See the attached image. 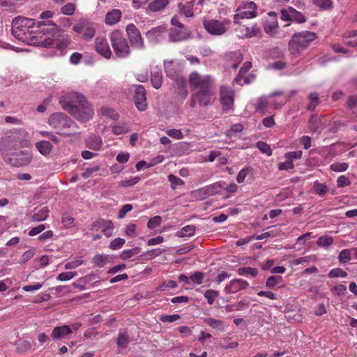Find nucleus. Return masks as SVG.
Wrapping results in <instances>:
<instances>
[{
  "mask_svg": "<svg viewBox=\"0 0 357 357\" xmlns=\"http://www.w3.org/2000/svg\"><path fill=\"white\" fill-rule=\"evenodd\" d=\"M236 32V36L238 38H251L257 36L260 33V28L257 24H253L250 26L246 25L239 24L235 29Z\"/></svg>",
  "mask_w": 357,
  "mask_h": 357,
  "instance_id": "obj_15",
  "label": "nucleus"
},
{
  "mask_svg": "<svg viewBox=\"0 0 357 357\" xmlns=\"http://www.w3.org/2000/svg\"><path fill=\"white\" fill-rule=\"evenodd\" d=\"M152 86L158 89L162 86V75L161 70H157L151 73V78Z\"/></svg>",
  "mask_w": 357,
  "mask_h": 357,
  "instance_id": "obj_34",
  "label": "nucleus"
},
{
  "mask_svg": "<svg viewBox=\"0 0 357 357\" xmlns=\"http://www.w3.org/2000/svg\"><path fill=\"white\" fill-rule=\"evenodd\" d=\"M162 222V218L159 215L154 216L149 219L147 223V227L153 229L160 226Z\"/></svg>",
  "mask_w": 357,
  "mask_h": 357,
  "instance_id": "obj_55",
  "label": "nucleus"
},
{
  "mask_svg": "<svg viewBox=\"0 0 357 357\" xmlns=\"http://www.w3.org/2000/svg\"><path fill=\"white\" fill-rule=\"evenodd\" d=\"M209 197L220 193L225 188V182L218 181L206 186Z\"/></svg>",
  "mask_w": 357,
  "mask_h": 357,
  "instance_id": "obj_33",
  "label": "nucleus"
},
{
  "mask_svg": "<svg viewBox=\"0 0 357 357\" xmlns=\"http://www.w3.org/2000/svg\"><path fill=\"white\" fill-rule=\"evenodd\" d=\"M189 84L193 91L213 87V79L209 75H202L194 71L189 76Z\"/></svg>",
  "mask_w": 357,
  "mask_h": 357,
  "instance_id": "obj_11",
  "label": "nucleus"
},
{
  "mask_svg": "<svg viewBox=\"0 0 357 357\" xmlns=\"http://www.w3.org/2000/svg\"><path fill=\"white\" fill-rule=\"evenodd\" d=\"M268 15L272 17L271 20L266 21L264 24V31L271 36H274L278 32V20L276 14L274 12H269Z\"/></svg>",
  "mask_w": 357,
  "mask_h": 357,
  "instance_id": "obj_21",
  "label": "nucleus"
},
{
  "mask_svg": "<svg viewBox=\"0 0 357 357\" xmlns=\"http://www.w3.org/2000/svg\"><path fill=\"white\" fill-rule=\"evenodd\" d=\"M38 27L39 34L44 37V41L41 39L38 43H44L46 46L56 47L60 50H63L70 44L69 38L61 34L55 24L48 22L46 24L39 25Z\"/></svg>",
  "mask_w": 357,
  "mask_h": 357,
  "instance_id": "obj_4",
  "label": "nucleus"
},
{
  "mask_svg": "<svg viewBox=\"0 0 357 357\" xmlns=\"http://www.w3.org/2000/svg\"><path fill=\"white\" fill-rule=\"evenodd\" d=\"M248 285V282L242 279H235L230 281L225 287L224 291L227 294H234L241 289L247 288Z\"/></svg>",
  "mask_w": 357,
  "mask_h": 357,
  "instance_id": "obj_19",
  "label": "nucleus"
},
{
  "mask_svg": "<svg viewBox=\"0 0 357 357\" xmlns=\"http://www.w3.org/2000/svg\"><path fill=\"white\" fill-rule=\"evenodd\" d=\"M190 196L192 198H194V199H196L198 200H204V199L209 197V195H208V191H207L206 186L192 191L190 192Z\"/></svg>",
  "mask_w": 357,
  "mask_h": 357,
  "instance_id": "obj_37",
  "label": "nucleus"
},
{
  "mask_svg": "<svg viewBox=\"0 0 357 357\" xmlns=\"http://www.w3.org/2000/svg\"><path fill=\"white\" fill-rule=\"evenodd\" d=\"M128 344V337L124 333H119L117 338V344L119 349H124Z\"/></svg>",
  "mask_w": 357,
  "mask_h": 357,
  "instance_id": "obj_48",
  "label": "nucleus"
},
{
  "mask_svg": "<svg viewBox=\"0 0 357 357\" xmlns=\"http://www.w3.org/2000/svg\"><path fill=\"white\" fill-rule=\"evenodd\" d=\"M220 98L224 110L232 109L234 102V92L231 89L227 86H222L220 91Z\"/></svg>",
  "mask_w": 357,
  "mask_h": 357,
  "instance_id": "obj_14",
  "label": "nucleus"
},
{
  "mask_svg": "<svg viewBox=\"0 0 357 357\" xmlns=\"http://www.w3.org/2000/svg\"><path fill=\"white\" fill-rule=\"evenodd\" d=\"M36 148L41 155L46 156L52 152V145L48 141L42 140L36 143Z\"/></svg>",
  "mask_w": 357,
  "mask_h": 357,
  "instance_id": "obj_28",
  "label": "nucleus"
},
{
  "mask_svg": "<svg viewBox=\"0 0 357 357\" xmlns=\"http://www.w3.org/2000/svg\"><path fill=\"white\" fill-rule=\"evenodd\" d=\"M181 318V316L177 314H162L160 316V320L162 322H174Z\"/></svg>",
  "mask_w": 357,
  "mask_h": 357,
  "instance_id": "obj_61",
  "label": "nucleus"
},
{
  "mask_svg": "<svg viewBox=\"0 0 357 357\" xmlns=\"http://www.w3.org/2000/svg\"><path fill=\"white\" fill-rule=\"evenodd\" d=\"M75 10V5L73 3H68L61 8L63 14L66 15H72Z\"/></svg>",
  "mask_w": 357,
  "mask_h": 357,
  "instance_id": "obj_62",
  "label": "nucleus"
},
{
  "mask_svg": "<svg viewBox=\"0 0 357 357\" xmlns=\"http://www.w3.org/2000/svg\"><path fill=\"white\" fill-rule=\"evenodd\" d=\"M96 51L105 59H109L112 56V51L105 38H97L95 41Z\"/></svg>",
  "mask_w": 357,
  "mask_h": 357,
  "instance_id": "obj_18",
  "label": "nucleus"
},
{
  "mask_svg": "<svg viewBox=\"0 0 357 357\" xmlns=\"http://www.w3.org/2000/svg\"><path fill=\"white\" fill-rule=\"evenodd\" d=\"M204 296L207 299L208 303L211 305L213 303L215 299L218 297V292L215 290L209 289L205 291Z\"/></svg>",
  "mask_w": 357,
  "mask_h": 357,
  "instance_id": "obj_57",
  "label": "nucleus"
},
{
  "mask_svg": "<svg viewBox=\"0 0 357 357\" xmlns=\"http://www.w3.org/2000/svg\"><path fill=\"white\" fill-rule=\"evenodd\" d=\"M317 38V33L313 31H303L295 33L288 44L290 53L295 56H299Z\"/></svg>",
  "mask_w": 357,
  "mask_h": 357,
  "instance_id": "obj_5",
  "label": "nucleus"
},
{
  "mask_svg": "<svg viewBox=\"0 0 357 357\" xmlns=\"http://www.w3.org/2000/svg\"><path fill=\"white\" fill-rule=\"evenodd\" d=\"M112 130L115 135H121L130 131V123L126 122H120L111 126Z\"/></svg>",
  "mask_w": 357,
  "mask_h": 357,
  "instance_id": "obj_31",
  "label": "nucleus"
},
{
  "mask_svg": "<svg viewBox=\"0 0 357 357\" xmlns=\"http://www.w3.org/2000/svg\"><path fill=\"white\" fill-rule=\"evenodd\" d=\"M195 231V227L193 225H187L183 227L181 229L180 236L182 237L184 236H191L194 234Z\"/></svg>",
  "mask_w": 357,
  "mask_h": 357,
  "instance_id": "obj_63",
  "label": "nucleus"
},
{
  "mask_svg": "<svg viewBox=\"0 0 357 357\" xmlns=\"http://www.w3.org/2000/svg\"><path fill=\"white\" fill-rule=\"evenodd\" d=\"M347 273L340 268H333L328 273V277L331 278H346Z\"/></svg>",
  "mask_w": 357,
  "mask_h": 357,
  "instance_id": "obj_49",
  "label": "nucleus"
},
{
  "mask_svg": "<svg viewBox=\"0 0 357 357\" xmlns=\"http://www.w3.org/2000/svg\"><path fill=\"white\" fill-rule=\"evenodd\" d=\"M50 211L47 206L43 207L39 211L33 214L31 217V220L33 222H40L47 219Z\"/></svg>",
  "mask_w": 357,
  "mask_h": 357,
  "instance_id": "obj_32",
  "label": "nucleus"
},
{
  "mask_svg": "<svg viewBox=\"0 0 357 357\" xmlns=\"http://www.w3.org/2000/svg\"><path fill=\"white\" fill-rule=\"evenodd\" d=\"M181 13H183L186 17H190L193 15L192 8L193 3L190 1L185 4H179Z\"/></svg>",
  "mask_w": 357,
  "mask_h": 357,
  "instance_id": "obj_42",
  "label": "nucleus"
},
{
  "mask_svg": "<svg viewBox=\"0 0 357 357\" xmlns=\"http://www.w3.org/2000/svg\"><path fill=\"white\" fill-rule=\"evenodd\" d=\"M189 33L186 29L172 28L169 32V40L173 42L187 39Z\"/></svg>",
  "mask_w": 357,
  "mask_h": 357,
  "instance_id": "obj_22",
  "label": "nucleus"
},
{
  "mask_svg": "<svg viewBox=\"0 0 357 357\" xmlns=\"http://www.w3.org/2000/svg\"><path fill=\"white\" fill-rule=\"evenodd\" d=\"M333 243V239L331 236H323L319 238L317 241V244L319 247L326 248L329 245H332Z\"/></svg>",
  "mask_w": 357,
  "mask_h": 357,
  "instance_id": "obj_50",
  "label": "nucleus"
},
{
  "mask_svg": "<svg viewBox=\"0 0 357 357\" xmlns=\"http://www.w3.org/2000/svg\"><path fill=\"white\" fill-rule=\"evenodd\" d=\"M48 124L54 129L63 130L67 128H77L76 123L71 120L66 114L61 112H56L50 116ZM58 134L63 137H69L72 134L66 132L59 131Z\"/></svg>",
  "mask_w": 357,
  "mask_h": 357,
  "instance_id": "obj_6",
  "label": "nucleus"
},
{
  "mask_svg": "<svg viewBox=\"0 0 357 357\" xmlns=\"http://www.w3.org/2000/svg\"><path fill=\"white\" fill-rule=\"evenodd\" d=\"M257 147L263 153L270 156L272 155L271 148L268 144L264 142H258L257 143Z\"/></svg>",
  "mask_w": 357,
  "mask_h": 357,
  "instance_id": "obj_60",
  "label": "nucleus"
},
{
  "mask_svg": "<svg viewBox=\"0 0 357 357\" xmlns=\"http://www.w3.org/2000/svg\"><path fill=\"white\" fill-rule=\"evenodd\" d=\"M135 104L140 112L145 111L147 108L146 90L142 85L136 87L135 93Z\"/></svg>",
  "mask_w": 357,
  "mask_h": 357,
  "instance_id": "obj_17",
  "label": "nucleus"
},
{
  "mask_svg": "<svg viewBox=\"0 0 357 357\" xmlns=\"http://www.w3.org/2000/svg\"><path fill=\"white\" fill-rule=\"evenodd\" d=\"M109 256L107 255H96L92 262L98 267L102 268L109 261Z\"/></svg>",
  "mask_w": 357,
  "mask_h": 357,
  "instance_id": "obj_39",
  "label": "nucleus"
},
{
  "mask_svg": "<svg viewBox=\"0 0 357 357\" xmlns=\"http://www.w3.org/2000/svg\"><path fill=\"white\" fill-rule=\"evenodd\" d=\"M169 3V0H153L148 6V10L151 12H158L163 10Z\"/></svg>",
  "mask_w": 357,
  "mask_h": 357,
  "instance_id": "obj_30",
  "label": "nucleus"
},
{
  "mask_svg": "<svg viewBox=\"0 0 357 357\" xmlns=\"http://www.w3.org/2000/svg\"><path fill=\"white\" fill-rule=\"evenodd\" d=\"M331 169L335 172H342L346 171L349 165L346 162H335L331 165Z\"/></svg>",
  "mask_w": 357,
  "mask_h": 357,
  "instance_id": "obj_54",
  "label": "nucleus"
},
{
  "mask_svg": "<svg viewBox=\"0 0 357 357\" xmlns=\"http://www.w3.org/2000/svg\"><path fill=\"white\" fill-rule=\"evenodd\" d=\"M72 333V329L68 325L55 327L51 333V336L54 339H61L67 335Z\"/></svg>",
  "mask_w": 357,
  "mask_h": 357,
  "instance_id": "obj_24",
  "label": "nucleus"
},
{
  "mask_svg": "<svg viewBox=\"0 0 357 357\" xmlns=\"http://www.w3.org/2000/svg\"><path fill=\"white\" fill-rule=\"evenodd\" d=\"M77 273L76 272H63L59 274L56 277V279L61 282H66L70 280L73 278H75Z\"/></svg>",
  "mask_w": 357,
  "mask_h": 357,
  "instance_id": "obj_53",
  "label": "nucleus"
},
{
  "mask_svg": "<svg viewBox=\"0 0 357 357\" xmlns=\"http://www.w3.org/2000/svg\"><path fill=\"white\" fill-rule=\"evenodd\" d=\"M282 277L280 276H270L266 280V285L269 288H273L278 284L282 281Z\"/></svg>",
  "mask_w": 357,
  "mask_h": 357,
  "instance_id": "obj_64",
  "label": "nucleus"
},
{
  "mask_svg": "<svg viewBox=\"0 0 357 357\" xmlns=\"http://www.w3.org/2000/svg\"><path fill=\"white\" fill-rule=\"evenodd\" d=\"M98 113L100 116L109 118L112 120H117L119 119L118 113L113 109L107 107H101Z\"/></svg>",
  "mask_w": 357,
  "mask_h": 357,
  "instance_id": "obj_35",
  "label": "nucleus"
},
{
  "mask_svg": "<svg viewBox=\"0 0 357 357\" xmlns=\"http://www.w3.org/2000/svg\"><path fill=\"white\" fill-rule=\"evenodd\" d=\"M125 243L126 240L124 238H116L109 243V247L113 250H118L122 248Z\"/></svg>",
  "mask_w": 357,
  "mask_h": 357,
  "instance_id": "obj_52",
  "label": "nucleus"
},
{
  "mask_svg": "<svg viewBox=\"0 0 357 357\" xmlns=\"http://www.w3.org/2000/svg\"><path fill=\"white\" fill-rule=\"evenodd\" d=\"M312 2L320 10H326L333 8V0H312Z\"/></svg>",
  "mask_w": 357,
  "mask_h": 357,
  "instance_id": "obj_38",
  "label": "nucleus"
},
{
  "mask_svg": "<svg viewBox=\"0 0 357 357\" xmlns=\"http://www.w3.org/2000/svg\"><path fill=\"white\" fill-rule=\"evenodd\" d=\"M215 100L213 87L198 90L193 92L190 96V107L194 108L198 104L200 107L212 105Z\"/></svg>",
  "mask_w": 357,
  "mask_h": 357,
  "instance_id": "obj_8",
  "label": "nucleus"
},
{
  "mask_svg": "<svg viewBox=\"0 0 357 357\" xmlns=\"http://www.w3.org/2000/svg\"><path fill=\"white\" fill-rule=\"evenodd\" d=\"M352 254H353L352 249L342 250L338 255L339 262L342 264H345L348 263L351 259Z\"/></svg>",
  "mask_w": 357,
  "mask_h": 357,
  "instance_id": "obj_40",
  "label": "nucleus"
},
{
  "mask_svg": "<svg viewBox=\"0 0 357 357\" xmlns=\"http://www.w3.org/2000/svg\"><path fill=\"white\" fill-rule=\"evenodd\" d=\"M32 145L30 135L23 129H14L7 132L0 139V153L4 160L15 167L26 166L32 160L30 151L21 148H29Z\"/></svg>",
  "mask_w": 357,
  "mask_h": 357,
  "instance_id": "obj_1",
  "label": "nucleus"
},
{
  "mask_svg": "<svg viewBox=\"0 0 357 357\" xmlns=\"http://www.w3.org/2000/svg\"><path fill=\"white\" fill-rule=\"evenodd\" d=\"M237 273L239 275H250L252 277H255L258 273V271L252 267H241L238 269Z\"/></svg>",
  "mask_w": 357,
  "mask_h": 357,
  "instance_id": "obj_47",
  "label": "nucleus"
},
{
  "mask_svg": "<svg viewBox=\"0 0 357 357\" xmlns=\"http://www.w3.org/2000/svg\"><path fill=\"white\" fill-rule=\"evenodd\" d=\"M257 15V6L253 1H243L235 10L234 23L239 24L243 19H252Z\"/></svg>",
  "mask_w": 357,
  "mask_h": 357,
  "instance_id": "obj_9",
  "label": "nucleus"
},
{
  "mask_svg": "<svg viewBox=\"0 0 357 357\" xmlns=\"http://www.w3.org/2000/svg\"><path fill=\"white\" fill-rule=\"evenodd\" d=\"M42 24H45L19 16L12 22V33L18 40L29 43L34 38H43V35L39 34L40 28L38 27Z\"/></svg>",
  "mask_w": 357,
  "mask_h": 357,
  "instance_id": "obj_3",
  "label": "nucleus"
},
{
  "mask_svg": "<svg viewBox=\"0 0 357 357\" xmlns=\"http://www.w3.org/2000/svg\"><path fill=\"white\" fill-rule=\"evenodd\" d=\"M251 67H252V63L250 62L244 63V64L240 69L238 75L235 78L234 82L239 84H242L241 78H242L243 75L244 73H245L246 72H248L251 68Z\"/></svg>",
  "mask_w": 357,
  "mask_h": 357,
  "instance_id": "obj_46",
  "label": "nucleus"
},
{
  "mask_svg": "<svg viewBox=\"0 0 357 357\" xmlns=\"http://www.w3.org/2000/svg\"><path fill=\"white\" fill-rule=\"evenodd\" d=\"M59 102L63 109L80 122L89 121L94 114L91 105L79 93H68L62 96Z\"/></svg>",
  "mask_w": 357,
  "mask_h": 357,
  "instance_id": "obj_2",
  "label": "nucleus"
},
{
  "mask_svg": "<svg viewBox=\"0 0 357 357\" xmlns=\"http://www.w3.org/2000/svg\"><path fill=\"white\" fill-rule=\"evenodd\" d=\"M139 251H140V248L138 247L131 248V249L124 250L121 252V253L120 255V257L123 260H126V259L139 254Z\"/></svg>",
  "mask_w": 357,
  "mask_h": 357,
  "instance_id": "obj_44",
  "label": "nucleus"
},
{
  "mask_svg": "<svg viewBox=\"0 0 357 357\" xmlns=\"http://www.w3.org/2000/svg\"><path fill=\"white\" fill-rule=\"evenodd\" d=\"M168 181L170 182L172 189H175L177 186L183 185L184 184L183 180L173 174H169L168 176Z\"/></svg>",
  "mask_w": 357,
  "mask_h": 357,
  "instance_id": "obj_59",
  "label": "nucleus"
},
{
  "mask_svg": "<svg viewBox=\"0 0 357 357\" xmlns=\"http://www.w3.org/2000/svg\"><path fill=\"white\" fill-rule=\"evenodd\" d=\"M344 43L352 47L357 46V30L345 36Z\"/></svg>",
  "mask_w": 357,
  "mask_h": 357,
  "instance_id": "obj_51",
  "label": "nucleus"
},
{
  "mask_svg": "<svg viewBox=\"0 0 357 357\" xmlns=\"http://www.w3.org/2000/svg\"><path fill=\"white\" fill-rule=\"evenodd\" d=\"M102 139L100 137L92 135H90L86 140V146L91 149L98 151L102 146Z\"/></svg>",
  "mask_w": 357,
  "mask_h": 357,
  "instance_id": "obj_27",
  "label": "nucleus"
},
{
  "mask_svg": "<svg viewBox=\"0 0 357 357\" xmlns=\"http://www.w3.org/2000/svg\"><path fill=\"white\" fill-rule=\"evenodd\" d=\"M126 235L130 238L135 237L137 236V226L135 224L130 223L126 225L125 228Z\"/></svg>",
  "mask_w": 357,
  "mask_h": 357,
  "instance_id": "obj_58",
  "label": "nucleus"
},
{
  "mask_svg": "<svg viewBox=\"0 0 357 357\" xmlns=\"http://www.w3.org/2000/svg\"><path fill=\"white\" fill-rule=\"evenodd\" d=\"M313 188L314 192L319 196H324L328 191V186L318 181H314Z\"/></svg>",
  "mask_w": 357,
  "mask_h": 357,
  "instance_id": "obj_43",
  "label": "nucleus"
},
{
  "mask_svg": "<svg viewBox=\"0 0 357 357\" xmlns=\"http://www.w3.org/2000/svg\"><path fill=\"white\" fill-rule=\"evenodd\" d=\"M73 31L84 40H91L95 35L94 26L85 20H81L73 27Z\"/></svg>",
  "mask_w": 357,
  "mask_h": 357,
  "instance_id": "obj_13",
  "label": "nucleus"
},
{
  "mask_svg": "<svg viewBox=\"0 0 357 357\" xmlns=\"http://www.w3.org/2000/svg\"><path fill=\"white\" fill-rule=\"evenodd\" d=\"M271 99L270 98L262 96L256 100L255 107L257 112L264 113L270 107Z\"/></svg>",
  "mask_w": 357,
  "mask_h": 357,
  "instance_id": "obj_26",
  "label": "nucleus"
},
{
  "mask_svg": "<svg viewBox=\"0 0 357 357\" xmlns=\"http://www.w3.org/2000/svg\"><path fill=\"white\" fill-rule=\"evenodd\" d=\"M126 31L128 40L133 48L143 50L145 48L144 41L140 31L134 24H128L126 26Z\"/></svg>",
  "mask_w": 357,
  "mask_h": 357,
  "instance_id": "obj_12",
  "label": "nucleus"
},
{
  "mask_svg": "<svg viewBox=\"0 0 357 357\" xmlns=\"http://www.w3.org/2000/svg\"><path fill=\"white\" fill-rule=\"evenodd\" d=\"M175 82L177 86V96L181 99L184 100L188 96L185 79L183 77H178Z\"/></svg>",
  "mask_w": 357,
  "mask_h": 357,
  "instance_id": "obj_25",
  "label": "nucleus"
},
{
  "mask_svg": "<svg viewBox=\"0 0 357 357\" xmlns=\"http://www.w3.org/2000/svg\"><path fill=\"white\" fill-rule=\"evenodd\" d=\"M122 13L119 9H113L106 14L105 22L109 26L114 25L119 22Z\"/></svg>",
  "mask_w": 357,
  "mask_h": 357,
  "instance_id": "obj_23",
  "label": "nucleus"
},
{
  "mask_svg": "<svg viewBox=\"0 0 357 357\" xmlns=\"http://www.w3.org/2000/svg\"><path fill=\"white\" fill-rule=\"evenodd\" d=\"M110 41L116 56L126 58L130 55V45L119 30H114L110 33Z\"/></svg>",
  "mask_w": 357,
  "mask_h": 357,
  "instance_id": "obj_7",
  "label": "nucleus"
},
{
  "mask_svg": "<svg viewBox=\"0 0 357 357\" xmlns=\"http://www.w3.org/2000/svg\"><path fill=\"white\" fill-rule=\"evenodd\" d=\"M166 32L167 26L160 25L146 31L145 36L150 43L158 44L164 40Z\"/></svg>",
  "mask_w": 357,
  "mask_h": 357,
  "instance_id": "obj_16",
  "label": "nucleus"
},
{
  "mask_svg": "<svg viewBox=\"0 0 357 357\" xmlns=\"http://www.w3.org/2000/svg\"><path fill=\"white\" fill-rule=\"evenodd\" d=\"M84 264L82 257H76L65 264V268L67 270L75 269Z\"/></svg>",
  "mask_w": 357,
  "mask_h": 357,
  "instance_id": "obj_41",
  "label": "nucleus"
},
{
  "mask_svg": "<svg viewBox=\"0 0 357 357\" xmlns=\"http://www.w3.org/2000/svg\"><path fill=\"white\" fill-rule=\"evenodd\" d=\"M229 19H225L222 21H219L215 19L205 20L203 22V26L205 30L213 36H222L227 31V25L230 24Z\"/></svg>",
  "mask_w": 357,
  "mask_h": 357,
  "instance_id": "obj_10",
  "label": "nucleus"
},
{
  "mask_svg": "<svg viewBox=\"0 0 357 357\" xmlns=\"http://www.w3.org/2000/svg\"><path fill=\"white\" fill-rule=\"evenodd\" d=\"M98 224L100 225V230L107 237L112 235L114 225L111 220L101 219Z\"/></svg>",
  "mask_w": 357,
  "mask_h": 357,
  "instance_id": "obj_29",
  "label": "nucleus"
},
{
  "mask_svg": "<svg viewBox=\"0 0 357 357\" xmlns=\"http://www.w3.org/2000/svg\"><path fill=\"white\" fill-rule=\"evenodd\" d=\"M204 322L211 328L220 331H225V330L224 322L220 319L208 317L204 319Z\"/></svg>",
  "mask_w": 357,
  "mask_h": 357,
  "instance_id": "obj_36",
  "label": "nucleus"
},
{
  "mask_svg": "<svg viewBox=\"0 0 357 357\" xmlns=\"http://www.w3.org/2000/svg\"><path fill=\"white\" fill-rule=\"evenodd\" d=\"M309 123L310 130L314 132H319L323 128L321 121L317 117H311Z\"/></svg>",
  "mask_w": 357,
  "mask_h": 357,
  "instance_id": "obj_45",
  "label": "nucleus"
},
{
  "mask_svg": "<svg viewBox=\"0 0 357 357\" xmlns=\"http://www.w3.org/2000/svg\"><path fill=\"white\" fill-rule=\"evenodd\" d=\"M179 68V63L174 60H165L164 61V68L167 75L171 77L174 81L178 77H181L177 73Z\"/></svg>",
  "mask_w": 357,
  "mask_h": 357,
  "instance_id": "obj_20",
  "label": "nucleus"
},
{
  "mask_svg": "<svg viewBox=\"0 0 357 357\" xmlns=\"http://www.w3.org/2000/svg\"><path fill=\"white\" fill-rule=\"evenodd\" d=\"M347 287L344 284H339L334 286L331 289V291L334 295L343 296L347 293Z\"/></svg>",
  "mask_w": 357,
  "mask_h": 357,
  "instance_id": "obj_56",
  "label": "nucleus"
}]
</instances>
